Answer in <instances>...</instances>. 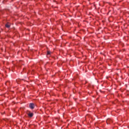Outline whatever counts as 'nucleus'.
<instances>
[{"instance_id":"nucleus-1","label":"nucleus","mask_w":129,"mask_h":129,"mask_svg":"<svg viewBox=\"0 0 129 129\" xmlns=\"http://www.w3.org/2000/svg\"><path fill=\"white\" fill-rule=\"evenodd\" d=\"M29 107L31 109H34V108H35V104H34V103H30L29 104Z\"/></svg>"},{"instance_id":"nucleus-2","label":"nucleus","mask_w":129,"mask_h":129,"mask_svg":"<svg viewBox=\"0 0 129 129\" xmlns=\"http://www.w3.org/2000/svg\"><path fill=\"white\" fill-rule=\"evenodd\" d=\"M5 27L6 28H8V29H10V28L11 27V23H7V24L5 25Z\"/></svg>"},{"instance_id":"nucleus-3","label":"nucleus","mask_w":129,"mask_h":129,"mask_svg":"<svg viewBox=\"0 0 129 129\" xmlns=\"http://www.w3.org/2000/svg\"><path fill=\"white\" fill-rule=\"evenodd\" d=\"M110 122H111V119H107V121H106V123L107 124H109V123H110Z\"/></svg>"},{"instance_id":"nucleus-4","label":"nucleus","mask_w":129,"mask_h":129,"mask_svg":"<svg viewBox=\"0 0 129 129\" xmlns=\"http://www.w3.org/2000/svg\"><path fill=\"white\" fill-rule=\"evenodd\" d=\"M28 114L30 117H32V116L34 115V113H29Z\"/></svg>"},{"instance_id":"nucleus-5","label":"nucleus","mask_w":129,"mask_h":129,"mask_svg":"<svg viewBox=\"0 0 129 129\" xmlns=\"http://www.w3.org/2000/svg\"><path fill=\"white\" fill-rule=\"evenodd\" d=\"M51 51H47V55H50L51 54Z\"/></svg>"},{"instance_id":"nucleus-6","label":"nucleus","mask_w":129,"mask_h":129,"mask_svg":"<svg viewBox=\"0 0 129 129\" xmlns=\"http://www.w3.org/2000/svg\"><path fill=\"white\" fill-rule=\"evenodd\" d=\"M6 84V85H8V84H10V82H7Z\"/></svg>"}]
</instances>
